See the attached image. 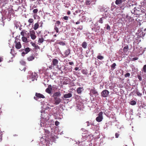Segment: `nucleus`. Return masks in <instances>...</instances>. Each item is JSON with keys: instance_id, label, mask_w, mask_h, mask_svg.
<instances>
[{"instance_id": "obj_10", "label": "nucleus", "mask_w": 146, "mask_h": 146, "mask_svg": "<svg viewBox=\"0 0 146 146\" xmlns=\"http://www.w3.org/2000/svg\"><path fill=\"white\" fill-rule=\"evenodd\" d=\"M15 47L17 49H19L21 48L22 46L21 42H17L15 41Z\"/></svg>"}, {"instance_id": "obj_37", "label": "nucleus", "mask_w": 146, "mask_h": 146, "mask_svg": "<svg viewBox=\"0 0 146 146\" xmlns=\"http://www.w3.org/2000/svg\"><path fill=\"white\" fill-rule=\"evenodd\" d=\"M130 76V74L129 73H126L125 75V77H129Z\"/></svg>"}, {"instance_id": "obj_34", "label": "nucleus", "mask_w": 146, "mask_h": 146, "mask_svg": "<svg viewBox=\"0 0 146 146\" xmlns=\"http://www.w3.org/2000/svg\"><path fill=\"white\" fill-rule=\"evenodd\" d=\"M38 9H35L33 11V12L34 14H36L37 13L38 11Z\"/></svg>"}, {"instance_id": "obj_50", "label": "nucleus", "mask_w": 146, "mask_h": 146, "mask_svg": "<svg viewBox=\"0 0 146 146\" xmlns=\"http://www.w3.org/2000/svg\"><path fill=\"white\" fill-rule=\"evenodd\" d=\"M25 54V52H23L22 53L21 55L22 56H24Z\"/></svg>"}, {"instance_id": "obj_3", "label": "nucleus", "mask_w": 146, "mask_h": 146, "mask_svg": "<svg viewBox=\"0 0 146 146\" xmlns=\"http://www.w3.org/2000/svg\"><path fill=\"white\" fill-rule=\"evenodd\" d=\"M21 35L23 36H25L27 38H29L30 35L29 33L25 30H23L21 33Z\"/></svg>"}, {"instance_id": "obj_26", "label": "nucleus", "mask_w": 146, "mask_h": 146, "mask_svg": "<svg viewBox=\"0 0 146 146\" xmlns=\"http://www.w3.org/2000/svg\"><path fill=\"white\" fill-rule=\"evenodd\" d=\"M30 49L29 47H27L25 49V54H27L30 51Z\"/></svg>"}, {"instance_id": "obj_4", "label": "nucleus", "mask_w": 146, "mask_h": 146, "mask_svg": "<svg viewBox=\"0 0 146 146\" xmlns=\"http://www.w3.org/2000/svg\"><path fill=\"white\" fill-rule=\"evenodd\" d=\"M35 95L36 97H34V98L36 100H38V98H45L44 96L42 94L40 93H36Z\"/></svg>"}, {"instance_id": "obj_9", "label": "nucleus", "mask_w": 146, "mask_h": 146, "mask_svg": "<svg viewBox=\"0 0 146 146\" xmlns=\"http://www.w3.org/2000/svg\"><path fill=\"white\" fill-rule=\"evenodd\" d=\"M52 86L51 85H49L48 88L46 89V92L48 94H51L52 91Z\"/></svg>"}, {"instance_id": "obj_20", "label": "nucleus", "mask_w": 146, "mask_h": 146, "mask_svg": "<svg viewBox=\"0 0 146 146\" xmlns=\"http://www.w3.org/2000/svg\"><path fill=\"white\" fill-rule=\"evenodd\" d=\"M129 47L128 46H125L123 49V52L125 53H128Z\"/></svg>"}, {"instance_id": "obj_57", "label": "nucleus", "mask_w": 146, "mask_h": 146, "mask_svg": "<svg viewBox=\"0 0 146 146\" xmlns=\"http://www.w3.org/2000/svg\"><path fill=\"white\" fill-rule=\"evenodd\" d=\"M79 68L78 67H76V68H74V69L76 70H78L79 69Z\"/></svg>"}, {"instance_id": "obj_30", "label": "nucleus", "mask_w": 146, "mask_h": 146, "mask_svg": "<svg viewBox=\"0 0 146 146\" xmlns=\"http://www.w3.org/2000/svg\"><path fill=\"white\" fill-rule=\"evenodd\" d=\"M130 104L132 105H134L136 104V102L135 101H132L130 102Z\"/></svg>"}, {"instance_id": "obj_8", "label": "nucleus", "mask_w": 146, "mask_h": 146, "mask_svg": "<svg viewBox=\"0 0 146 146\" xmlns=\"http://www.w3.org/2000/svg\"><path fill=\"white\" fill-rule=\"evenodd\" d=\"M30 36L31 38L33 40H34L36 37V36L35 35V31L34 30H32L30 32Z\"/></svg>"}, {"instance_id": "obj_1", "label": "nucleus", "mask_w": 146, "mask_h": 146, "mask_svg": "<svg viewBox=\"0 0 146 146\" xmlns=\"http://www.w3.org/2000/svg\"><path fill=\"white\" fill-rule=\"evenodd\" d=\"M72 67H70V68L69 69L68 71H67L66 70H65L62 71V70L63 69L64 70V69H65L66 68V67L65 66H61L60 68H59V69L61 71V72L62 73L64 72L65 73H66L67 72H70L72 71Z\"/></svg>"}, {"instance_id": "obj_47", "label": "nucleus", "mask_w": 146, "mask_h": 146, "mask_svg": "<svg viewBox=\"0 0 146 146\" xmlns=\"http://www.w3.org/2000/svg\"><path fill=\"white\" fill-rule=\"evenodd\" d=\"M106 29L107 30H110V27L109 25H108L106 27Z\"/></svg>"}, {"instance_id": "obj_43", "label": "nucleus", "mask_w": 146, "mask_h": 146, "mask_svg": "<svg viewBox=\"0 0 146 146\" xmlns=\"http://www.w3.org/2000/svg\"><path fill=\"white\" fill-rule=\"evenodd\" d=\"M31 44L32 46H33V47L35 46H36V44L35 43L33 42H31Z\"/></svg>"}, {"instance_id": "obj_28", "label": "nucleus", "mask_w": 146, "mask_h": 146, "mask_svg": "<svg viewBox=\"0 0 146 146\" xmlns=\"http://www.w3.org/2000/svg\"><path fill=\"white\" fill-rule=\"evenodd\" d=\"M44 41V39L42 38H39L38 42L39 43H42Z\"/></svg>"}, {"instance_id": "obj_42", "label": "nucleus", "mask_w": 146, "mask_h": 146, "mask_svg": "<svg viewBox=\"0 0 146 146\" xmlns=\"http://www.w3.org/2000/svg\"><path fill=\"white\" fill-rule=\"evenodd\" d=\"M138 59V58L137 57H135L134 58H133L132 59V61H135V60H137Z\"/></svg>"}, {"instance_id": "obj_58", "label": "nucleus", "mask_w": 146, "mask_h": 146, "mask_svg": "<svg viewBox=\"0 0 146 146\" xmlns=\"http://www.w3.org/2000/svg\"><path fill=\"white\" fill-rule=\"evenodd\" d=\"M13 51H14V50L13 49H11V54H13Z\"/></svg>"}, {"instance_id": "obj_15", "label": "nucleus", "mask_w": 146, "mask_h": 146, "mask_svg": "<svg viewBox=\"0 0 146 146\" xmlns=\"http://www.w3.org/2000/svg\"><path fill=\"white\" fill-rule=\"evenodd\" d=\"M83 87H79L76 90V92L78 94H81L82 91L84 90Z\"/></svg>"}, {"instance_id": "obj_62", "label": "nucleus", "mask_w": 146, "mask_h": 146, "mask_svg": "<svg viewBox=\"0 0 146 146\" xmlns=\"http://www.w3.org/2000/svg\"><path fill=\"white\" fill-rule=\"evenodd\" d=\"M26 70V68H24L23 69V70H24V71H25Z\"/></svg>"}, {"instance_id": "obj_55", "label": "nucleus", "mask_w": 146, "mask_h": 146, "mask_svg": "<svg viewBox=\"0 0 146 146\" xmlns=\"http://www.w3.org/2000/svg\"><path fill=\"white\" fill-rule=\"evenodd\" d=\"M80 22L79 21H78L76 23V25L79 24L80 23Z\"/></svg>"}, {"instance_id": "obj_36", "label": "nucleus", "mask_w": 146, "mask_h": 146, "mask_svg": "<svg viewBox=\"0 0 146 146\" xmlns=\"http://www.w3.org/2000/svg\"><path fill=\"white\" fill-rule=\"evenodd\" d=\"M113 91L116 93H118V89L116 88H114L113 89Z\"/></svg>"}, {"instance_id": "obj_27", "label": "nucleus", "mask_w": 146, "mask_h": 146, "mask_svg": "<svg viewBox=\"0 0 146 146\" xmlns=\"http://www.w3.org/2000/svg\"><path fill=\"white\" fill-rule=\"evenodd\" d=\"M28 22L30 23L29 25H31V23H33L34 22L33 19L32 18L29 19L28 20Z\"/></svg>"}, {"instance_id": "obj_7", "label": "nucleus", "mask_w": 146, "mask_h": 146, "mask_svg": "<svg viewBox=\"0 0 146 146\" xmlns=\"http://www.w3.org/2000/svg\"><path fill=\"white\" fill-rule=\"evenodd\" d=\"M105 12V17H110V13L111 12L109 9H105L104 10Z\"/></svg>"}, {"instance_id": "obj_51", "label": "nucleus", "mask_w": 146, "mask_h": 146, "mask_svg": "<svg viewBox=\"0 0 146 146\" xmlns=\"http://www.w3.org/2000/svg\"><path fill=\"white\" fill-rule=\"evenodd\" d=\"M82 29H83V28H82V26L80 27L79 28H78V29H79L80 30H82Z\"/></svg>"}, {"instance_id": "obj_59", "label": "nucleus", "mask_w": 146, "mask_h": 146, "mask_svg": "<svg viewBox=\"0 0 146 146\" xmlns=\"http://www.w3.org/2000/svg\"><path fill=\"white\" fill-rule=\"evenodd\" d=\"M22 64H26V63L25 62L22 61Z\"/></svg>"}, {"instance_id": "obj_56", "label": "nucleus", "mask_w": 146, "mask_h": 146, "mask_svg": "<svg viewBox=\"0 0 146 146\" xmlns=\"http://www.w3.org/2000/svg\"><path fill=\"white\" fill-rule=\"evenodd\" d=\"M70 11H68L67 14L68 15H69L70 14Z\"/></svg>"}, {"instance_id": "obj_17", "label": "nucleus", "mask_w": 146, "mask_h": 146, "mask_svg": "<svg viewBox=\"0 0 146 146\" xmlns=\"http://www.w3.org/2000/svg\"><path fill=\"white\" fill-rule=\"evenodd\" d=\"M90 93H92L94 95H98V93L96 90L95 89V88H94L93 89H91L90 91Z\"/></svg>"}, {"instance_id": "obj_54", "label": "nucleus", "mask_w": 146, "mask_h": 146, "mask_svg": "<svg viewBox=\"0 0 146 146\" xmlns=\"http://www.w3.org/2000/svg\"><path fill=\"white\" fill-rule=\"evenodd\" d=\"M115 136H116V138H118V136H119V134L118 133H116L115 134Z\"/></svg>"}, {"instance_id": "obj_29", "label": "nucleus", "mask_w": 146, "mask_h": 146, "mask_svg": "<svg viewBox=\"0 0 146 146\" xmlns=\"http://www.w3.org/2000/svg\"><path fill=\"white\" fill-rule=\"evenodd\" d=\"M105 19L104 17H102L100 18L99 20L98 21L100 23H103V20Z\"/></svg>"}, {"instance_id": "obj_12", "label": "nucleus", "mask_w": 146, "mask_h": 146, "mask_svg": "<svg viewBox=\"0 0 146 146\" xmlns=\"http://www.w3.org/2000/svg\"><path fill=\"white\" fill-rule=\"evenodd\" d=\"M61 96V94L60 92V91H58L54 92L52 97L53 98L59 97Z\"/></svg>"}, {"instance_id": "obj_45", "label": "nucleus", "mask_w": 146, "mask_h": 146, "mask_svg": "<svg viewBox=\"0 0 146 146\" xmlns=\"http://www.w3.org/2000/svg\"><path fill=\"white\" fill-rule=\"evenodd\" d=\"M116 66V64L115 63H113L111 66V67L112 68H114Z\"/></svg>"}, {"instance_id": "obj_60", "label": "nucleus", "mask_w": 146, "mask_h": 146, "mask_svg": "<svg viewBox=\"0 0 146 146\" xmlns=\"http://www.w3.org/2000/svg\"><path fill=\"white\" fill-rule=\"evenodd\" d=\"M122 1V0H119V4H120V3H121Z\"/></svg>"}, {"instance_id": "obj_52", "label": "nucleus", "mask_w": 146, "mask_h": 146, "mask_svg": "<svg viewBox=\"0 0 146 146\" xmlns=\"http://www.w3.org/2000/svg\"><path fill=\"white\" fill-rule=\"evenodd\" d=\"M115 3L117 5L119 4V0H116L115 1Z\"/></svg>"}, {"instance_id": "obj_44", "label": "nucleus", "mask_w": 146, "mask_h": 146, "mask_svg": "<svg viewBox=\"0 0 146 146\" xmlns=\"http://www.w3.org/2000/svg\"><path fill=\"white\" fill-rule=\"evenodd\" d=\"M59 122L57 121H56L55 122V125L56 126H58L59 125Z\"/></svg>"}, {"instance_id": "obj_13", "label": "nucleus", "mask_w": 146, "mask_h": 146, "mask_svg": "<svg viewBox=\"0 0 146 146\" xmlns=\"http://www.w3.org/2000/svg\"><path fill=\"white\" fill-rule=\"evenodd\" d=\"M128 22L126 23V24L127 25H128V26H129V25H132V23L134 19H133L131 18L130 17H129V18L128 17Z\"/></svg>"}, {"instance_id": "obj_31", "label": "nucleus", "mask_w": 146, "mask_h": 146, "mask_svg": "<svg viewBox=\"0 0 146 146\" xmlns=\"http://www.w3.org/2000/svg\"><path fill=\"white\" fill-rule=\"evenodd\" d=\"M97 58L99 59L102 60L104 58V57L103 56L101 55H98L97 56Z\"/></svg>"}, {"instance_id": "obj_11", "label": "nucleus", "mask_w": 146, "mask_h": 146, "mask_svg": "<svg viewBox=\"0 0 146 146\" xmlns=\"http://www.w3.org/2000/svg\"><path fill=\"white\" fill-rule=\"evenodd\" d=\"M123 16H124V17H123V18H121L120 19V20L121 21L122 23L121 22V23H125L127 20L128 18L127 17L126 15H123Z\"/></svg>"}, {"instance_id": "obj_2", "label": "nucleus", "mask_w": 146, "mask_h": 146, "mask_svg": "<svg viewBox=\"0 0 146 146\" xmlns=\"http://www.w3.org/2000/svg\"><path fill=\"white\" fill-rule=\"evenodd\" d=\"M103 112L102 111L100 112L98 114V116L96 118V121L98 122L101 121L103 119Z\"/></svg>"}, {"instance_id": "obj_14", "label": "nucleus", "mask_w": 146, "mask_h": 146, "mask_svg": "<svg viewBox=\"0 0 146 146\" xmlns=\"http://www.w3.org/2000/svg\"><path fill=\"white\" fill-rule=\"evenodd\" d=\"M31 76L32 77V81H34L35 80H36L37 75L36 73H33L31 74Z\"/></svg>"}, {"instance_id": "obj_6", "label": "nucleus", "mask_w": 146, "mask_h": 146, "mask_svg": "<svg viewBox=\"0 0 146 146\" xmlns=\"http://www.w3.org/2000/svg\"><path fill=\"white\" fill-rule=\"evenodd\" d=\"M109 93V92L107 90H103L101 92V96L104 97H107Z\"/></svg>"}, {"instance_id": "obj_18", "label": "nucleus", "mask_w": 146, "mask_h": 146, "mask_svg": "<svg viewBox=\"0 0 146 146\" xmlns=\"http://www.w3.org/2000/svg\"><path fill=\"white\" fill-rule=\"evenodd\" d=\"M58 60L56 59H53L52 60V64L54 66H56L58 63Z\"/></svg>"}, {"instance_id": "obj_39", "label": "nucleus", "mask_w": 146, "mask_h": 146, "mask_svg": "<svg viewBox=\"0 0 146 146\" xmlns=\"http://www.w3.org/2000/svg\"><path fill=\"white\" fill-rule=\"evenodd\" d=\"M136 93L137 95L139 96H141L142 95L138 91H137V92H136Z\"/></svg>"}, {"instance_id": "obj_23", "label": "nucleus", "mask_w": 146, "mask_h": 146, "mask_svg": "<svg viewBox=\"0 0 146 146\" xmlns=\"http://www.w3.org/2000/svg\"><path fill=\"white\" fill-rule=\"evenodd\" d=\"M22 40L23 42H25L26 43H27L29 42V41L28 40L27 38L25 37V36H23L22 38Z\"/></svg>"}, {"instance_id": "obj_40", "label": "nucleus", "mask_w": 146, "mask_h": 146, "mask_svg": "<svg viewBox=\"0 0 146 146\" xmlns=\"http://www.w3.org/2000/svg\"><path fill=\"white\" fill-rule=\"evenodd\" d=\"M82 72L83 74H87V73L86 71L85 70H83L82 71Z\"/></svg>"}, {"instance_id": "obj_33", "label": "nucleus", "mask_w": 146, "mask_h": 146, "mask_svg": "<svg viewBox=\"0 0 146 146\" xmlns=\"http://www.w3.org/2000/svg\"><path fill=\"white\" fill-rule=\"evenodd\" d=\"M58 44L60 45H62V46H64L65 45V43L64 42H63L62 41H61L60 42H59Z\"/></svg>"}, {"instance_id": "obj_32", "label": "nucleus", "mask_w": 146, "mask_h": 146, "mask_svg": "<svg viewBox=\"0 0 146 146\" xmlns=\"http://www.w3.org/2000/svg\"><path fill=\"white\" fill-rule=\"evenodd\" d=\"M143 70L145 73H146V64L144 66L143 68Z\"/></svg>"}, {"instance_id": "obj_16", "label": "nucleus", "mask_w": 146, "mask_h": 146, "mask_svg": "<svg viewBox=\"0 0 146 146\" xmlns=\"http://www.w3.org/2000/svg\"><path fill=\"white\" fill-rule=\"evenodd\" d=\"M98 24L97 25H95V27L92 28V29L96 32H97L99 30L100 28V27L98 26Z\"/></svg>"}, {"instance_id": "obj_5", "label": "nucleus", "mask_w": 146, "mask_h": 146, "mask_svg": "<svg viewBox=\"0 0 146 146\" xmlns=\"http://www.w3.org/2000/svg\"><path fill=\"white\" fill-rule=\"evenodd\" d=\"M54 99V104L57 105L61 102L62 100L59 97L53 98Z\"/></svg>"}, {"instance_id": "obj_22", "label": "nucleus", "mask_w": 146, "mask_h": 146, "mask_svg": "<svg viewBox=\"0 0 146 146\" xmlns=\"http://www.w3.org/2000/svg\"><path fill=\"white\" fill-rule=\"evenodd\" d=\"M35 56L34 55H31L27 58V60L29 61H31L35 59Z\"/></svg>"}, {"instance_id": "obj_19", "label": "nucleus", "mask_w": 146, "mask_h": 146, "mask_svg": "<svg viewBox=\"0 0 146 146\" xmlns=\"http://www.w3.org/2000/svg\"><path fill=\"white\" fill-rule=\"evenodd\" d=\"M70 49H67V50H66L64 52V56L66 57L68 55L70 54Z\"/></svg>"}, {"instance_id": "obj_63", "label": "nucleus", "mask_w": 146, "mask_h": 146, "mask_svg": "<svg viewBox=\"0 0 146 146\" xmlns=\"http://www.w3.org/2000/svg\"><path fill=\"white\" fill-rule=\"evenodd\" d=\"M49 108V107H47L46 108V110H48Z\"/></svg>"}, {"instance_id": "obj_46", "label": "nucleus", "mask_w": 146, "mask_h": 146, "mask_svg": "<svg viewBox=\"0 0 146 146\" xmlns=\"http://www.w3.org/2000/svg\"><path fill=\"white\" fill-rule=\"evenodd\" d=\"M60 23V21H56V24L58 25V26Z\"/></svg>"}, {"instance_id": "obj_48", "label": "nucleus", "mask_w": 146, "mask_h": 146, "mask_svg": "<svg viewBox=\"0 0 146 146\" xmlns=\"http://www.w3.org/2000/svg\"><path fill=\"white\" fill-rule=\"evenodd\" d=\"M90 1H88V0L86 1V3L87 5L89 4H90Z\"/></svg>"}, {"instance_id": "obj_53", "label": "nucleus", "mask_w": 146, "mask_h": 146, "mask_svg": "<svg viewBox=\"0 0 146 146\" xmlns=\"http://www.w3.org/2000/svg\"><path fill=\"white\" fill-rule=\"evenodd\" d=\"M3 59L2 57H0V62H1L3 60Z\"/></svg>"}, {"instance_id": "obj_64", "label": "nucleus", "mask_w": 146, "mask_h": 146, "mask_svg": "<svg viewBox=\"0 0 146 146\" xmlns=\"http://www.w3.org/2000/svg\"><path fill=\"white\" fill-rule=\"evenodd\" d=\"M120 7V8H121L122 9H124V7Z\"/></svg>"}, {"instance_id": "obj_61", "label": "nucleus", "mask_w": 146, "mask_h": 146, "mask_svg": "<svg viewBox=\"0 0 146 146\" xmlns=\"http://www.w3.org/2000/svg\"><path fill=\"white\" fill-rule=\"evenodd\" d=\"M34 48H35V49H36V48H37V47H38V46H37L36 45V46H34Z\"/></svg>"}, {"instance_id": "obj_41", "label": "nucleus", "mask_w": 146, "mask_h": 146, "mask_svg": "<svg viewBox=\"0 0 146 146\" xmlns=\"http://www.w3.org/2000/svg\"><path fill=\"white\" fill-rule=\"evenodd\" d=\"M139 80V81H141L142 78L141 77L140 75H138L137 76Z\"/></svg>"}, {"instance_id": "obj_35", "label": "nucleus", "mask_w": 146, "mask_h": 146, "mask_svg": "<svg viewBox=\"0 0 146 146\" xmlns=\"http://www.w3.org/2000/svg\"><path fill=\"white\" fill-rule=\"evenodd\" d=\"M54 29L57 33H58V32H59L58 29V28L57 27H56V26L54 27Z\"/></svg>"}, {"instance_id": "obj_25", "label": "nucleus", "mask_w": 146, "mask_h": 146, "mask_svg": "<svg viewBox=\"0 0 146 146\" xmlns=\"http://www.w3.org/2000/svg\"><path fill=\"white\" fill-rule=\"evenodd\" d=\"M82 47L84 48H86L87 46V44L85 42H83L82 45Z\"/></svg>"}, {"instance_id": "obj_21", "label": "nucleus", "mask_w": 146, "mask_h": 146, "mask_svg": "<svg viewBox=\"0 0 146 146\" xmlns=\"http://www.w3.org/2000/svg\"><path fill=\"white\" fill-rule=\"evenodd\" d=\"M72 96V94L70 93H69L68 94H65L64 95V98H71Z\"/></svg>"}, {"instance_id": "obj_24", "label": "nucleus", "mask_w": 146, "mask_h": 146, "mask_svg": "<svg viewBox=\"0 0 146 146\" xmlns=\"http://www.w3.org/2000/svg\"><path fill=\"white\" fill-rule=\"evenodd\" d=\"M39 26V25L38 23H35L34 25V27L33 28V29L35 30H36L38 28Z\"/></svg>"}, {"instance_id": "obj_38", "label": "nucleus", "mask_w": 146, "mask_h": 146, "mask_svg": "<svg viewBox=\"0 0 146 146\" xmlns=\"http://www.w3.org/2000/svg\"><path fill=\"white\" fill-rule=\"evenodd\" d=\"M68 17L67 16H64L63 17V19L65 20H67L68 19Z\"/></svg>"}, {"instance_id": "obj_49", "label": "nucleus", "mask_w": 146, "mask_h": 146, "mask_svg": "<svg viewBox=\"0 0 146 146\" xmlns=\"http://www.w3.org/2000/svg\"><path fill=\"white\" fill-rule=\"evenodd\" d=\"M69 64L70 65H72L74 64V63L73 62H69Z\"/></svg>"}]
</instances>
